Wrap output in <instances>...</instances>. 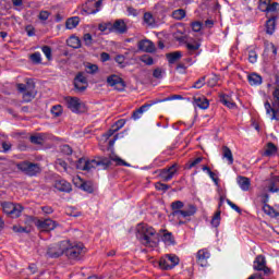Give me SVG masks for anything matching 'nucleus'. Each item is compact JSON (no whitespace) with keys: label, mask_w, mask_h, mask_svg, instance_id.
I'll use <instances>...</instances> for the list:
<instances>
[{"label":"nucleus","mask_w":279,"mask_h":279,"mask_svg":"<svg viewBox=\"0 0 279 279\" xmlns=\"http://www.w3.org/2000/svg\"><path fill=\"white\" fill-rule=\"evenodd\" d=\"M112 162H116V167H131L125 160L116 154H111L109 158L97 157L96 159L80 158L76 162V169L81 171H93V169H98V171H106L110 169Z\"/></svg>","instance_id":"f257e3e1"},{"label":"nucleus","mask_w":279,"mask_h":279,"mask_svg":"<svg viewBox=\"0 0 279 279\" xmlns=\"http://www.w3.org/2000/svg\"><path fill=\"white\" fill-rule=\"evenodd\" d=\"M156 229L147 223H138L136 227V239L140 240L145 247L156 246Z\"/></svg>","instance_id":"f03ea898"},{"label":"nucleus","mask_w":279,"mask_h":279,"mask_svg":"<svg viewBox=\"0 0 279 279\" xmlns=\"http://www.w3.org/2000/svg\"><path fill=\"white\" fill-rule=\"evenodd\" d=\"M275 90L272 93V97H274V101H272V106L274 108L271 107V104H269V101H266L265 102V109H266V113L267 114H271L272 112V116H271V121H279V117L277 116L278 112H279V76L276 75L275 76Z\"/></svg>","instance_id":"7ed1b4c3"},{"label":"nucleus","mask_w":279,"mask_h":279,"mask_svg":"<svg viewBox=\"0 0 279 279\" xmlns=\"http://www.w3.org/2000/svg\"><path fill=\"white\" fill-rule=\"evenodd\" d=\"M84 254H86V248L82 243H71L68 241L65 245V256L69 260H81Z\"/></svg>","instance_id":"20e7f679"},{"label":"nucleus","mask_w":279,"mask_h":279,"mask_svg":"<svg viewBox=\"0 0 279 279\" xmlns=\"http://www.w3.org/2000/svg\"><path fill=\"white\" fill-rule=\"evenodd\" d=\"M195 213H197V207L190 204L180 211H172L171 215L179 220V226H184V223H189V221H191V217H193Z\"/></svg>","instance_id":"39448f33"},{"label":"nucleus","mask_w":279,"mask_h":279,"mask_svg":"<svg viewBox=\"0 0 279 279\" xmlns=\"http://www.w3.org/2000/svg\"><path fill=\"white\" fill-rule=\"evenodd\" d=\"M16 88L23 94V101L25 104H29V101L36 98V85H34V83L27 82L26 85L20 83L16 85Z\"/></svg>","instance_id":"423d86ee"},{"label":"nucleus","mask_w":279,"mask_h":279,"mask_svg":"<svg viewBox=\"0 0 279 279\" xmlns=\"http://www.w3.org/2000/svg\"><path fill=\"white\" fill-rule=\"evenodd\" d=\"M1 208L4 215L11 217V219H19V217H21V213L24 210L21 204H14L12 202L1 203Z\"/></svg>","instance_id":"0eeeda50"},{"label":"nucleus","mask_w":279,"mask_h":279,"mask_svg":"<svg viewBox=\"0 0 279 279\" xmlns=\"http://www.w3.org/2000/svg\"><path fill=\"white\" fill-rule=\"evenodd\" d=\"M16 168L19 171H22V173H25V175H29L31 178H34V175H38L43 170L40 169V165L34 163L31 161H22L16 165Z\"/></svg>","instance_id":"6e6552de"},{"label":"nucleus","mask_w":279,"mask_h":279,"mask_svg":"<svg viewBox=\"0 0 279 279\" xmlns=\"http://www.w3.org/2000/svg\"><path fill=\"white\" fill-rule=\"evenodd\" d=\"M66 245L68 241H61L57 244H51L48 246L47 256H49V258H60V256L65 254Z\"/></svg>","instance_id":"1a4fd4ad"},{"label":"nucleus","mask_w":279,"mask_h":279,"mask_svg":"<svg viewBox=\"0 0 279 279\" xmlns=\"http://www.w3.org/2000/svg\"><path fill=\"white\" fill-rule=\"evenodd\" d=\"M64 101L66 104V108H69V110L75 114H78V112L84 110V102H82V100L77 97L68 96L64 98Z\"/></svg>","instance_id":"9d476101"},{"label":"nucleus","mask_w":279,"mask_h":279,"mask_svg":"<svg viewBox=\"0 0 279 279\" xmlns=\"http://www.w3.org/2000/svg\"><path fill=\"white\" fill-rule=\"evenodd\" d=\"M253 269H255V271H264L265 276H269V274H271V269L267 267V259H265L264 255L256 256Z\"/></svg>","instance_id":"9b49d317"},{"label":"nucleus","mask_w":279,"mask_h":279,"mask_svg":"<svg viewBox=\"0 0 279 279\" xmlns=\"http://www.w3.org/2000/svg\"><path fill=\"white\" fill-rule=\"evenodd\" d=\"M162 101H169V98H166L162 100L160 99L150 100L148 104H145L137 110L133 111L132 119H134V121L141 119V117H143V112H147L148 108H151V106H156V104H162Z\"/></svg>","instance_id":"f8f14e48"},{"label":"nucleus","mask_w":279,"mask_h":279,"mask_svg":"<svg viewBox=\"0 0 279 279\" xmlns=\"http://www.w3.org/2000/svg\"><path fill=\"white\" fill-rule=\"evenodd\" d=\"M35 225L38 230H41V232H51V230H56V228H58V222L49 218L45 220L38 219Z\"/></svg>","instance_id":"ddd939ff"},{"label":"nucleus","mask_w":279,"mask_h":279,"mask_svg":"<svg viewBox=\"0 0 279 279\" xmlns=\"http://www.w3.org/2000/svg\"><path fill=\"white\" fill-rule=\"evenodd\" d=\"M175 173H178V163H174L169 168L161 169L159 171V178H161L163 182H169L170 180H173V175H175Z\"/></svg>","instance_id":"4468645a"},{"label":"nucleus","mask_w":279,"mask_h":279,"mask_svg":"<svg viewBox=\"0 0 279 279\" xmlns=\"http://www.w3.org/2000/svg\"><path fill=\"white\" fill-rule=\"evenodd\" d=\"M107 84L116 90H123L125 88V82H123V78L116 74L107 77Z\"/></svg>","instance_id":"2eb2a0df"},{"label":"nucleus","mask_w":279,"mask_h":279,"mask_svg":"<svg viewBox=\"0 0 279 279\" xmlns=\"http://www.w3.org/2000/svg\"><path fill=\"white\" fill-rule=\"evenodd\" d=\"M137 48L144 53H154L156 51V45L153 44L149 39H142L137 43Z\"/></svg>","instance_id":"dca6fc26"},{"label":"nucleus","mask_w":279,"mask_h":279,"mask_svg":"<svg viewBox=\"0 0 279 279\" xmlns=\"http://www.w3.org/2000/svg\"><path fill=\"white\" fill-rule=\"evenodd\" d=\"M104 3V0H98L95 2V0H89L86 2L85 5V12L87 14H97L101 10V5Z\"/></svg>","instance_id":"f3484780"},{"label":"nucleus","mask_w":279,"mask_h":279,"mask_svg":"<svg viewBox=\"0 0 279 279\" xmlns=\"http://www.w3.org/2000/svg\"><path fill=\"white\" fill-rule=\"evenodd\" d=\"M268 19L266 21V34L271 36L274 32H276V21H278V14H268Z\"/></svg>","instance_id":"a211bd4d"},{"label":"nucleus","mask_w":279,"mask_h":279,"mask_svg":"<svg viewBox=\"0 0 279 279\" xmlns=\"http://www.w3.org/2000/svg\"><path fill=\"white\" fill-rule=\"evenodd\" d=\"M54 189L61 193H71L73 191L71 183L64 179L54 181Z\"/></svg>","instance_id":"6ab92c4d"},{"label":"nucleus","mask_w":279,"mask_h":279,"mask_svg":"<svg viewBox=\"0 0 279 279\" xmlns=\"http://www.w3.org/2000/svg\"><path fill=\"white\" fill-rule=\"evenodd\" d=\"M208 258H210V253L207 250H199L196 254V262L201 267L208 265Z\"/></svg>","instance_id":"aec40b11"},{"label":"nucleus","mask_w":279,"mask_h":279,"mask_svg":"<svg viewBox=\"0 0 279 279\" xmlns=\"http://www.w3.org/2000/svg\"><path fill=\"white\" fill-rule=\"evenodd\" d=\"M194 106L201 108V110H208L210 102L207 100L206 96H194Z\"/></svg>","instance_id":"412c9836"},{"label":"nucleus","mask_w":279,"mask_h":279,"mask_svg":"<svg viewBox=\"0 0 279 279\" xmlns=\"http://www.w3.org/2000/svg\"><path fill=\"white\" fill-rule=\"evenodd\" d=\"M113 32L116 34H126L128 33V24L123 20H117L113 23Z\"/></svg>","instance_id":"4be33fe9"},{"label":"nucleus","mask_w":279,"mask_h":279,"mask_svg":"<svg viewBox=\"0 0 279 279\" xmlns=\"http://www.w3.org/2000/svg\"><path fill=\"white\" fill-rule=\"evenodd\" d=\"M166 58L168 60V64H177V62H180V60L182 59V51L166 53Z\"/></svg>","instance_id":"5701e85b"},{"label":"nucleus","mask_w":279,"mask_h":279,"mask_svg":"<svg viewBox=\"0 0 279 279\" xmlns=\"http://www.w3.org/2000/svg\"><path fill=\"white\" fill-rule=\"evenodd\" d=\"M45 141H47V135L44 133H37L34 135H31L29 142L33 145H45Z\"/></svg>","instance_id":"b1692460"},{"label":"nucleus","mask_w":279,"mask_h":279,"mask_svg":"<svg viewBox=\"0 0 279 279\" xmlns=\"http://www.w3.org/2000/svg\"><path fill=\"white\" fill-rule=\"evenodd\" d=\"M236 182L242 191H250V186H252L250 178L246 177L239 175Z\"/></svg>","instance_id":"393cba45"},{"label":"nucleus","mask_w":279,"mask_h":279,"mask_svg":"<svg viewBox=\"0 0 279 279\" xmlns=\"http://www.w3.org/2000/svg\"><path fill=\"white\" fill-rule=\"evenodd\" d=\"M267 9L263 12H266V17L271 16V14H278L279 10V3L278 2H270L267 7Z\"/></svg>","instance_id":"a878e982"},{"label":"nucleus","mask_w":279,"mask_h":279,"mask_svg":"<svg viewBox=\"0 0 279 279\" xmlns=\"http://www.w3.org/2000/svg\"><path fill=\"white\" fill-rule=\"evenodd\" d=\"M248 83L251 86H260L263 84V76L256 73L248 75Z\"/></svg>","instance_id":"bb28decb"},{"label":"nucleus","mask_w":279,"mask_h":279,"mask_svg":"<svg viewBox=\"0 0 279 279\" xmlns=\"http://www.w3.org/2000/svg\"><path fill=\"white\" fill-rule=\"evenodd\" d=\"M220 104H223V106H227V108H236V104L232 101V98L228 95H220Z\"/></svg>","instance_id":"cd10ccee"},{"label":"nucleus","mask_w":279,"mask_h":279,"mask_svg":"<svg viewBox=\"0 0 279 279\" xmlns=\"http://www.w3.org/2000/svg\"><path fill=\"white\" fill-rule=\"evenodd\" d=\"M80 84L88 85V80L84 72H78L74 77V86H80Z\"/></svg>","instance_id":"c85d7f7f"},{"label":"nucleus","mask_w":279,"mask_h":279,"mask_svg":"<svg viewBox=\"0 0 279 279\" xmlns=\"http://www.w3.org/2000/svg\"><path fill=\"white\" fill-rule=\"evenodd\" d=\"M162 241L166 245H173L175 243V239H173V234L167 230H163Z\"/></svg>","instance_id":"c756f323"},{"label":"nucleus","mask_w":279,"mask_h":279,"mask_svg":"<svg viewBox=\"0 0 279 279\" xmlns=\"http://www.w3.org/2000/svg\"><path fill=\"white\" fill-rule=\"evenodd\" d=\"M78 25H80L78 16L70 17L65 22L66 29H75V27H77Z\"/></svg>","instance_id":"7c9ffc66"},{"label":"nucleus","mask_w":279,"mask_h":279,"mask_svg":"<svg viewBox=\"0 0 279 279\" xmlns=\"http://www.w3.org/2000/svg\"><path fill=\"white\" fill-rule=\"evenodd\" d=\"M222 156L227 158L229 165L234 163V157L232 156V150L228 146L222 147Z\"/></svg>","instance_id":"2f4dec72"},{"label":"nucleus","mask_w":279,"mask_h":279,"mask_svg":"<svg viewBox=\"0 0 279 279\" xmlns=\"http://www.w3.org/2000/svg\"><path fill=\"white\" fill-rule=\"evenodd\" d=\"M68 45L72 49H80L82 47V40H80V37L72 36L68 39Z\"/></svg>","instance_id":"473e14b6"},{"label":"nucleus","mask_w":279,"mask_h":279,"mask_svg":"<svg viewBox=\"0 0 279 279\" xmlns=\"http://www.w3.org/2000/svg\"><path fill=\"white\" fill-rule=\"evenodd\" d=\"M185 47H186L190 56H193V53H195V51L199 50V47H202V45L197 41H194V43H186Z\"/></svg>","instance_id":"72a5a7b5"},{"label":"nucleus","mask_w":279,"mask_h":279,"mask_svg":"<svg viewBox=\"0 0 279 279\" xmlns=\"http://www.w3.org/2000/svg\"><path fill=\"white\" fill-rule=\"evenodd\" d=\"M98 29H99V32L112 33V32H114V29H113V23H112V22L100 23V24L98 25Z\"/></svg>","instance_id":"f704fd0d"},{"label":"nucleus","mask_w":279,"mask_h":279,"mask_svg":"<svg viewBox=\"0 0 279 279\" xmlns=\"http://www.w3.org/2000/svg\"><path fill=\"white\" fill-rule=\"evenodd\" d=\"M172 19L175 21H182V19H186V11L184 9H178L172 12Z\"/></svg>","instance_id":"c9c22d12"},{"label":"nucleus","mask_w":279,"mask_h":279,"mask_svg":"<svg viewBox=\"0 0 279 279\" xmlns=\"http://www.w3.org/2000/svg\"><path fill=\"white\" fill-rule=\"evenodd\" d=\"M159 267L160 269H165V270L173 269V266L170 264L167 257H161L159 259Z\"/></svg>","instance_id":"e433bc0d"},{"label":"nucleus","mask_w":279,"mask_h":279,"mask_svg":"<svg viewBox=\"0 0 279 279\" xmlns=\"http://www.w3.org/2000/svg\"><path fill=\"white\" fill-rule=\"evenodd\" d=\"M263 210L266 215H269V217H279V213H277L271 206L264 205Z\"/></svg>","instance_id":"4c0bfd02"},{"label":"nucleus","mask_w":279,"mask_h":279,"mask_svg":"<svg viewBox=\"0 0 279 279\" xmlns=\"http://www.w3.org/2000/svg\"><path fill=\"white\" fill-rule=\"evenodd\" d=\"M276 151H278V148L276 147V145L274 143H268L267 149L265 150L264 156H274Z\"/></svg>","instance_id":"58836bf2"},{"label":"nucleus","mask_w":279,"mask_h":279,"mask_svg":"<svg viewBox=\"0 0 279 279\" xmlns=\"http://www.w3.org/2000/svg\"><path fill=\"white\" fill-rule=\"evenodd\" d=\"M184 208V203L182 201H175L171 203L172 213H178Z\"/></svg>","instance_id":"ea45409f"},{"label":"nucleus","mask_w":279,"mask_h":279,"mask_svg":"<svg viewBox=\"0 0 279 279\" xmlns=\"http://www.w3.org/2000/svg\"><path fill=\"white\" fill-rule=\"evenodd\" d=\"M29 60L33 62V64H40L43 62V57L40 52H34L29 56Z\"/></svg>","instance_id":"a19ab883"},{"label":"nucleus","mask_w":279,"mask_h":279,"mask_svg":"<svg viewBox=\"0 0 279 279\" xmlns=\"http://www.w3.org/2000/svg\"><path fill=\"white\" fill-rule=\"evenodd\" d=\"M12 230H13V232H16L17 234H23V233L29 234V229L27 227H21L19 225H14L12 227Z\"/></svg>","instance_id":"79ce46f5"},{"label":"nucleus","mask_w":279,"mask_h":279,"mask_svg":"<svg viewBox=\"0 0 279 279\" xmlns=\"http://www.w3.org/2000/svg\"><path fill=\"white\" fill-rule=\"evenodd\" d=\"M141 62H144L147 66H151L154 64V58L149 54H143L140 57Z\"/></svg>","instance_id":"37998d69"},{"label":"nucleus","mask_w":279,"mask_h":279,"mask_svg":"<svg viewBox=\"0 0 279 279\" xmlns=\"http://www.w3.org/2000/svg\"><path fill=\"white\" fill-rule=\"evenodd\" d=\"M144 23H146V25H154V23H156V20H154V15H151V13H145L144 14Z\"/></svg>","instance_id":"c03bdc74"},{"label":"nucleus","mask_w":279,"mask_h":279,"mask_svg":"<svg viewBox=\"0 0 279 279\" xmlns=\"http://www.w3.org/2000/svg\"><path fill=\"white\" fill-rule=\"evenodd\" d=\"M166 258L169 260L172 267H175L180 264V258L175 255H167Z\"/></svg>","instance_id":"a18cd8bd"},{"label":"nucleus","mask_w":279,"mask_h":279,"mask_svg":"<svg viewBox=\"0 0 279 279\" xmlns=\"http://www.w3.org/2000/svg\"><path fill=\"white\" fill-rule=\"evenodd\" d=\"M220 219H221V211H217L211 219V226H214V228L219 227Z\"/></svg>","instance_id":"49530a36"},{"label":"nucleus","mask_w":279,"mask_h":279,"mask_svg":"<svg viewBox=\"0 0 279 279\" xmlns=\"http://www.w3.org/2000/svg\"><path fill=\"white\" fill-rule=\"evenodd\" d=\"M155 189H156L157 191H163V193H165V192L169 191V189H171V185L157 182V183L155 184Z\"/></svg>","instance_id":"de8ad7c7"},{"label":"nucleus","mask_w":279,"mask_h":279,"mask_svg":"<svg viewBox=\"0 0 279 279\" xmlns=\"http://www.w3.org/2000/svg\"><path fill=\"white\" fill-rule=\"evenodd\" d=\"M202 160H204V158L198 157V158L194 159L193 161H190L189 163H186L185 169H193V167H197V165H199V162H202Z\"/></svg>","instance_id":"09e8293b"},{"label":"nucleus","mask_w":279,"mask_h":279,"mask_svg":"<svg viewBox=\"0 0 279 279\" xmlns=\"http://www.w3.org/2000/svg\"><path fill=\"white\" fill-rule=\"evenodd\" d=\"M206 84V76H203L201 78H198L194 85L192 86V88H203V86Z\"/></svg>","instance_id":"8fccbe9b"},{"label":"nucleus","mask_w":279,"mask_h":279,"mask_svg":"<svg viewBox=\"0 0 279 279\" xmlns=\"http://www.w3.org/2000/svg\"><path fill=\"white\" fill-rule=\"evenodd\" d=\"M51 113L53 117H60L62 114V107L60 105H56L51 108Z\"/></svg>","instance_id":"3c124183"},{"label":"nucleus","mask_w":279,"mask_h":279,"mask_svg":"<svg viewBox=\"0 0 279 279\" xmlns=\"http://www.w3.org/2000/svg\"><path fill=\"white\" fill-rule=\"evenodd\" d=\"M123 125H125V120L124 119H121V120H118L113 125V132H119V130H121V128H123Z\"/></svg>","instance_id":"603ef678"},{"label":"nucleus","mask_w":279,"mask_h":279,"mask_svg":"<svg viewBox=\"0 0 279 279\" xmlns=\"http://www.w3.org/2000/svg\"><path fill=\"white\" fill-rule=\"evenodd\" d=\"M256 60H258V54L254 50L248 51V61L251 64H255Z\"/></svg>","instance_id":"864d4df0"},{"label":"nucleus","mask_w":279,"mask_h":279,"mask_svg":"<svg viewBox=\"0 0 279 279\" xmlns=\"http://www.w3.org/2000/svg\"><path fill=\"white\" fill-rule=\"evenodd\" d=\"M56 167H57V169H63V171H66V169H68L66 161H64L63 159H57Z\"/></svg>","instance_id":"5fc2aeb1"},{"label":"nucleus","mask_w":279,"mask_h":279,"mask_svg":"<svg viewBox=\"0 0 279 279\" xmlns=\"http://www.w3.org/2000/svg\"><path fill=\"white\" fill-rule=\"evenodd\" d=\"M271 3V0H259V10L260 12H264L265 10H267V7Z\"/></svg>","instance_id":"6e6d98bb"},{"label":"nucleus","mask_w":279,"mask_h":279,"mask_svg":"<svg viewBox=\"0 0 279 279\" xmlns=\"http://www.w3.org/2000/svg\"><path fill=\"white\" fill-rule=\"evenodd\" d=\"M97 71H99V66H97V64H89L86 66V72L92 75L97 73Z\"/></svg>","instance_id":"4d7b16f0"},{"label":"nucleus","mask_w":279,"mask_h":279,"mask_svg":"<svg viewBox=\"0 0 279 279\" xmlns=\"http://www.w3.org/2000/svg\"><path fill=\"white\" fill-rule=\"evenodd\" d=\"M83 40L87 47H90V45H93V35H90L89 33L85 34L83 36Z\"/></svg>","instance_id":"13d9d810"},{"label":"nucleus","mask_w":279,"mask_h":279,"mask_svg":"<svg viewBox=\"0 0 279 279\" xmlns=\"http://www.w3.org/2000/svg\"><path fill=\"white\" fill-rule=\"evenodd\" d=\"M41 51L45 53L47 60H51V47L43 46Z\"/></svg>","instance_id":"bf43d9fd"},{"label":"nucleus","mask_w":279,"mask_h":279,"mask_svg":"<svg viewBox=\"0 0 279 279\" xmlns=\"http://www.w3.org/2000/svg\"><path fill=\"white\" fill-rule=\"evenodd\" d=\"M61 151L62 154H65V156H71V154H73V148L69 145H63L61 146Z\"/></svg>","instance_id":"052dcab7"},{"label":"nucleus","mask_w":279,"mask_h":279,"mask_svg":"<svg viewBox=\"0 0 279 279\" xmlns=\"http://www.w3.org/2000/svg\"><path fill=\"white\" fill-rule=\"evenodd\" d=\"M153 77L156 80H162V69L156 68L153 72Z\"/></svg>","instance_id":"680f3d73"},{"label":"nucleus","mask_w":279,"mask_h":279,"mask_svg":"<svg viewBox=\"0 0 279 279\" xmlns=\"http://www.w3.org/2000/svg\"><path fill=\"white\" fill-rule=\"evenodd\" d=\"M114 60H116V62H117L118 64H120L122 68L125 66V65H124L125 56H123V54H118V56H116Z\"/></svg>","instance_id":"e2e57ef3"},{"label":"nucleus","mask_w":279,"mask_h":279,"mask_svg":"<svg viewBox=\"0 0 279 279\" xmlns=\"http://www.w3.org/2000/svg\"><path fill=\"white\" fill-rule=\"evenodd\" d=\"M51 13H49V11H40L38 19L39 21H47V19H49Z\"/></svg>","instance_id":"0e129e2a"},{"label":"nucleus","mask_w":279,"mask_h":279,"mask_svg":"<svg viewBox=\"0 0 279 279\" xmlns=\"http://www.w3.org/2000/svg\"><path fill=\"white\" fill-rule=\"evenodd\" d=\"M191 25L193 32H202V22H193Z\"/></svg>","instance_id":"69168bd1"},{"label":"nucleus","mask_w":279,"mask_h":279,"mask_svg":"<svg viewBox=\"0 0 279 279\" xmlns=\"http://www.w3.org/2000/svg\"><path fill=\"white\" fill-rule=\"evenodd\" d=\"M81 189L83 191H86V193H93V185H90L89 183H82Z\"/></svg>","instance_id":"338daca9"},{"label":"nucleus","mask_w":279,"mask_h":279,"mask_svg":"<svg viewBox=\"0 0 279 279\" xmlns=\"http://www.w3.org/2000/svg\"><path fill=\"white\" fill-rule=\"evenodd\" d=\"M258 197L260 198V202L264 204V206L269 202V194L267 193L260 194Z\"/></svg>","instance_id":"774afa93"}]
</instances>
